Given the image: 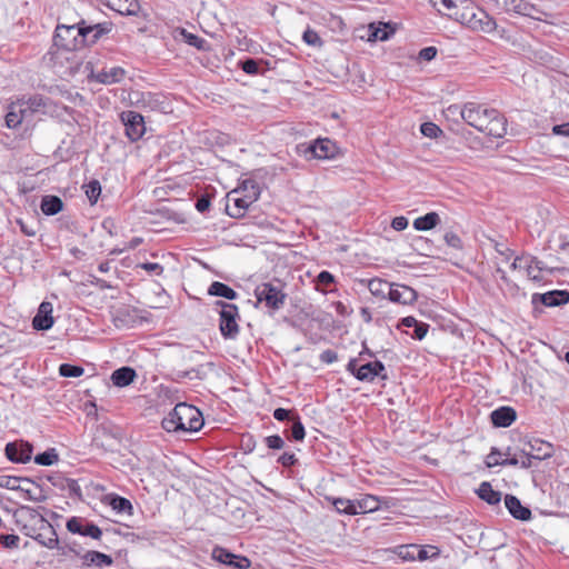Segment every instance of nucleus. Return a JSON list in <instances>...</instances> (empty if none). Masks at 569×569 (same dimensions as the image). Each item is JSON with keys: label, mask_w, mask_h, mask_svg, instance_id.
Segmentation results:
<instances>
[{"label": "nucleus", "mask_w": 569, "mask_h": 569, "mask_svg": "<svg viewBox=\"0 0 569 569\" xmlns=\"http://www.w3.org/2000/svg\"><path fill=\"white\" fill-rule=\"evenodd\" d=\"M448 111L459 112L469 126L488 136L501 138L507 132V120L496 109H488L476 102H467L462 107L450 106Z\"/></svg>", "instance_id": "nucleus-1"}, {"label": "nucleus", "mask_w": 569, "mask_h": 569, "mask_svg": "<svg viewBox=\"0 0 569 569\" xmlns=\"http://www.w3.org/2000/svg\"><path fill=\"white\" fill-rule=\"evenodd\" d=\"M261 193L260 184L252 178L242 179L239 184L227 193V213L231 218H241Z\"/></svg>", "instance_id": "nucleus-2"}, {"label": "nucleus", "mask_w": 569, "mask_h": 569, "mask_svg": "<svg viewBox=\"0 0 569 569\" xmlns=\"http://www.w3.org/2000/svg\"><path fill=\"white\" fill-rule=\"evenodd\" d=\"M162 428L168 432H196L203 426L202 413L194 406L179 402L162 419Z\"/></svg>", "instance_id": "nucleus-3"}, {"label": "nucleus", "mask_w": 569, "mask_h": 569, "mask_svg": "<svg viewBox=\"0 0 569 569\" xmlns=\"http://www.w3.org/2000/svg\"><path fill=\"white\" fill-rule=\"evenodd\" d=\"M450 17L472 31L492 33L497 29L496 20L472 0H460V9L450 13Z\"/></svg>", "instance_id": "nucleus-4"}, {"label": "nucleus", "mask_w": 569, "mask_h": 569, "mask_svg": "<svg viewBox=\"0 0 569 569\" xmlns=\"http://www.w3.org/2000/svg\"><path fill=\"white\" fill-rule=\"evenodd\" d=\"M53 43L57 48L67 51L79 50L87 46L86 32L82 31L81 22L72 26H57Z\"/></svg>", "instance_id": "nucleus-5"}, {"label": "nucleus", "mask_w": 569, "mask_h": 569, "mask_svg": "<svg viewBox=\"0 0 569 569\" xmlns=\"http://www.w3.org/2000/svg\"><path fill=\"white\" fill-rule=\"evenodd\" d=\"M214 308L220 316V332L224 339H236L239 333V309L233 303L217 301Z\"/></svg>", "instance_id": "nucleus-6"}, {"label": "nucleus", "mask_w": 569, "mask_h": 569, "mask_svg": "<svg viewBox=\"0 0 569 569\" xmlns=\"http://www.w3.org/2000/svg\"><path fill=\"white\" fill-rule=\"evenodd\" d=\"M31 520L39 532L36 533L33 528L29 529L28 527H23L24 535L33 538L39 545L48 549H54L59 540L53 527L38 513L31 515Z\"/></svg>", "instance_id": "nucleus-7"}, {"label": "nucleus", "mask_w": 569, "mask_h": 569, "mask_svg": "<svg viewBox=\"0 0 569 569\" xmlns=\"http://www.w3.org/2000/svg\"><path fill=\"white\" fill-rule=\"evenodd\" d=\"M254 296L259 303H264L267 308L277 310L284 303L286 295L279 286L272 283H261L254 290Z\"/></svg>", "instance_id": "nucleus-8"}, {"label": "nucleus", "mask_w": 569, "mask_h": 569, "mask_svg": "<svg viewBox=\"0 0 569 569\" xmlns=\"http://www.w3.org/2000/svg\"><path fill=\"white\" fill-rule=\"evenodd\" d=\"M347 370L351 372L358 380L371 382L376 377L381 376L385 371V366L381 361L368 362L358 366L356 359H351L347 365Z\"/></svg>", "instance_id": "nucleus-9"}, {"label": "nucleus", "mask_w": 569, "mask_h": 569, "mask_svg": "<svg viewBox=\"0 0 569 569\" xmlns=\"http://www.w3.org/2000/svg\"><path fill=\"white\" fill-rule=\"evenodd\" d=\"M121 121L126 127V134L131 141H137L144 134V120L140 113L124 111L121 113Z\"/></svg>", "instance_id": "nucleus-10"}, {"label": "nucleus", "mask_w": 569, "mask_h": 569, "mask_svg": "<svg viewBox=\"0 0 569 569\" xmlns=\"http://www.w3.org/2000/svg\"><path fill=\"white\" fill-rule=\"evenodd\" d=\"M0 488L9 490L21 491L28 499L34 500L36 485L28 478H20L14 476L1 475L0 476Z\"/></svg>", "instance_id": "nucleus-11"}, {"label": "nucleus", "mask_w": 569, "mask_h": 569, "mask_svg": "<svg viewBox=\"0 0 569 569\" xmlns=\"http://www.w3.org/2000/svg\"><path fill=\"white\" fill-rule=\"evenodd\" d=\"M338 151V148L333 141L330 139H317L313 143L309 144L305 154H310L316 159H332Z\"/></svg>", "instance_id": "nucleus-12"}, {"label": "nucleus", "mask_w": 569, "mask_h": 569, "mask_svg": "<svg viewBox=\"0 0 569 569\" xmlns=\"http://www.w3.org/2000/svg\"><path fill=\"white\" fill-rule=\"evenodd\" d=\"M7 458L17 463L30 461L32 456V446L29 442H10L6 446Z\"/></svg>", "instance_id": "nucleus-13"}, {"label": "nucleus", "mask_w": 569, "mask_h": 569, "mask_svg": "<svg viewBox=\"0 0 569 569\" xmlns=\"http://www.w3.org/2000/svg\"><path fill=\"white\" fill-rule=\"evenodd\" d=\"M26 103L29 104L34 114H53L56 112L54 103L41 94H23Z\"/></svg>", "instance_id": "nucleus-14"}, {"label": "nucleus", "mask_w": 569, "mask_h": 569, "mask_svg": "<svg viewBox=\"0 0 569 569\" xmlns=\"http://www.w3.org/2000/svg\"><path fill=\"white\" fill-rule=\"evenodd\" d=\"M556 268L548 267L543 261L532 257V261H528L525 266L523 271L527 277L533 282H541L546 279V276L551 274Z\"/></svg>", "instance_id": "nucleus-15"}, {"label": "nucleus", "mask_w": 569, "mask_h": 569, "mask_svg": "<svg viewBox=\"0 0 569 569\" xmlns=\"http://www.w3.org/2000/svg\"><path fill=\"white\" fill-rule=\"evenodd\" d=\"M53 306L51 302L43 301L38 308V312L32 320V326L36 330H49L54 323L52 316Z\"/></svg>", "instance_id": "nucleus-16"}, {"label": "nucleus", "mask_w": 569, "mask_h": 569, "mask_svg": "<svg viewBox=\"0 0 569 569\" xmlns=\"http://www.w3.org/2000/svg\"><path fill=\"white\" fill-rule=\"evenodd\" d=\"M389 300L400 305H411L417 300V292L405 284H391Z\"/></svg>", "instance_id": "nucleus-17"}, {"label": "nucleus", "mask_w": 569, "mask_h": 569, "mask_svg": "<svg viewBox=\"0 0 569 569\" xmlns=\"http://www.w3.org/2000/svg\"><path fill=\"white\" fill-rule=\"evenodd\" d=\"M126 77V71L121 67L112 66L106 67L97 73H92V78L103 84H113L122 81Z\"/></svg>", "instance_id": "nucleus-18"}, {"label": "nucleus", "mask_w": 569, "mask_h": 569, "mask_svg": "<svg viewBox=\"0 0 569 569\" xmlns=\"http://www.w3.org/2000/svg\"><path fill=\"white\" fill-rule=\"evenodd\" d=\"M137 104L144 111H162L166 112L164 100L159 94L143 92L137 100Z\"/></svg>", "instance_id": "nucleus-19"}, {"label": "nucleus", "mask_w": 569, "mask_h": 569, "mask_svg": "<svg viewBox=\"0 0 569 569\" xmlns=\"http://www.w3.org/2000/svg\"><path fill=\"white\" fill-rule=\"evenodd\" d=\"M490 417L495 427L507 428L516 420L517 413L510 407H500L493 410Z\"/></svg>", "instance_id": "nucleus-20"}, {"label": "nucleus", "mask_w": 569, "mask_h": 569, "mask_svg": "<svg viewBox=\"0 0 569 569\" xmlns=\"http://www.w3.org/2000/svg\"><path fill=\"white\" fill-rule=\"evenodd\" d=\"M505 505L513 518L522 521L531 518V511L527 507H523L517 497L507 495Z\"/></svg>", "instance_id": "nucleus-21"}, {"label": "nucleus", "mask_w": 569, "mask_h": 569, "mask_svg": "<svg viewBox=\"0 0 569 569\" xmlns=\"http://www.w3.org/2000/svg\"><path fill=\"white\" fill-rule=\"evenodd\" d=\"M82 31L86 32L87 44L96 43L103 34L111 31V23H97L93 26H84V21H81Z\"/></svg>", "instance_id": "nucleus-22"}, {"label": "nucleus", "mask_w": 569, "mask_h": 569, "mask_svg": "<svg viewBox=\"0 0 569 569\" xmlns=\"http://www.w3.org/2000/svg\"><path fill=\"white\" fill-rule=\"evenodd\" d=\"M104 6L120 14H136L139 4L137 0H101Z\"/></svg>", "instance_id": "nucleus-23"}, {"label": "nucleus", "mask_w": 569, "mask_h": 569, "mask_svg": "<svg viewBox=\"0 0 569 569\" xmlns=\"http://www.w3.org/2000/svg\"><path fill=\"white\" fill-rule=\"evenodd\" d=\"M506 7L509 11L538 19L536 13L539 12V9L526 0H506Z\"/></svg>", "instance_id": "nucleus-24"}, {"label": "nucleus", "mask_w": 569, "mask_h": 569, "mask_svg": "<svg viewBox=\"0 0 569 569\" xmlns=\"http://www.w3.org/2000/svg\"><path fill=\"white\" fill-rule=\"evenodd\" d=\"M540 301L547 307H557L569 301V292L566 290H553L539 296Z\"/></svg>", "instance_id": "nucleus-25"}, {"label": "nucleus", "mask_w": 569, "mask_h": 569, "mask_svg": "<svg viewBox=\"0 0 569 569\" xmlns=\"http://www.w3.org/2000/svg\"><path fill=\"white\" fill-rule=\"evenodd\" d=\"M136 371L130 367H122L114 370L111 375L112 383L117 387H127L136 378Z\"/></svg>", "instance_id": "nucleus-26"}, {"label": "nucleus", "mask_w": 569, "mask_h": 569, "mask_svg": "<svg viewBox=\"0 0 569 569\" xmlns=\"http://www.w3.org/2000/svg\"><path fill=\"white\" fill-rule=\"evenodd\" d=\"M357 508V515L373 512L379 509L380 501L376 496L363 495L360 498L355 499Z\"/></svg>", "instance_id": "nucleus-27"}, {"label": "nucleus", "mask_w": 569, "mask_h": 569, "mask_svg": "<svg viewBox=\"0 0 569 569\" xmlns=\"http://www.w3.org/2000/svg\"><path fill=\"white\" fill-rule=\"evenodd\" d=\"M440 223V216L437 212H428L413 220V228L418 231H428Z\"/></svg>", "instance_id": "nucleus-28"}, {"label": "nucleus", "mask_w": 569, "mask_h": 569, "mask_svg": "<svg viewBox=\"0 0 569 569\" xmlns=\"http://www.w3.org/2000/svg\"><path fill=\"white\" fill-rule=\"evenodd\" d=\"M477 495L480 499L485 500L489 505H497L501 500V492L495 490L492 486L487 481L480 483L477 490Z\"/></svg>", "instance_id": "nucleus-29"}, {"label": "nucleus", "mask_w": 569, "mask_h": 569, "mask_svg": "<svg viewBox=\"0 0 569 569\" xmlns=\"http://www.w3.org/2000/svg\"><path fill=\"white\" fill-rule=\"evenodd\" d=\"M367 287L372 296L377 298H386L389 296L391 284L386 280L373 278L367 280Z\"/></svg>", "instance_id": "nucleus-30"}, {"label": "nucleus", "mask_w": 569, "mask_h": 569, "mask_svg": "<svg viewBox=\"0 0 569 569\" xmlns=\"http://www.w3.org/2000/svg\"><path fill=\"white\" fill-rule=\"evenodd\" d=\"M208 293L228 300H234L238 297V293L232 288L219 281H214L210 284Z\"/></svg>", "instance_id": "nucleus-31"}, {"label": "nucleus", "mask_w": 569, "mask_h": 569, "mask_svg": "<svg viewBox=\"0 0 569 569\" xmlns=\"http://www.w3.org/2000/svg\"><path fill=\"white\" fill-rule=\"evenodd\" d=\"M83 562L86 565H93L97 567H108L112 565V558L106 553L99 551H88L83 556Z\"/></svg>", "instance_id": "nucleus-32"}, {"label": "nucleus", "mask_w": 569, "mask_h": 569, "mask_svg": "<svg viewBox=\"0 0 569 569\" xmlns=\"http://www.w3.org/2000/svg\"><path fill=\"white\" fill-rule=\"evenodd\" d=\"M411 550L417 551L419 561L435 560L440 556V549L432 545H413Z\"/></svg>", "instance_id": "nucleus-33"}, {"label": "nucleus", "mask_w": 569, "mask_h": 569, "mask_svg": "<svg viewBox=\"0 0 569 569\" xmlns=\"http://www.w3.org/2000/svg\"><path fill=\"white\" fill-rule=\"evenodd\" d=\"M62 201L56 196H46L41 200V210L47 216L57 214L62 210Z\"/></svg>", "instance_id": "nucleus-34"}, {"label": "nucleus", "mask_w": 569, "mask_h": 569, "mask_svg": "<svg viewBox=\"0 0 569 569\" xmlns=\"http://www.w3.org/2000/svg\"><path fill=\"white\" fill-rule=\"evenodd\" d=\"M336 510L339 513L348 515V516H355L357 515V508L355 505V499H347V498H328Z\"/></svg>", "instance_id": "nucleus-35"}, {"label": "nucleus", "mask_w": 569, "mask_h": 569, "mask_svg": "<svg viewBox=\"0 0 569 569\" xmlns=\"http://www.w3.org/2000/svg\"><path fill=\"white\" fill-rule=\"evenodd\" d=\"M109 505L111 508L117 511L118 513H126L131 515L132 513V505L131 502L120 496L117 495H110L108 496Z\"/></svg>", "instance_id": "nucleus-36"}, {"label": "nucleus", "mask_w": 569, "mask_h": 569, "mask_svg": "<svg viewBox=\"0 0 569 569\" xmlns=\"http://www.w3.org/2000/svg\"><path fill=\"white\" fill-rule=\"evenodd\" d=\"M59 460L58 453L54 449H49L34 457V462L39 466H52Z\"/></svg>", "instance_id": "nucleus-37"}, {"label": "nucleus", "mask_w": 569, "mask_h": 569, "mask_svg": "<svg viewBox=\"0 0 569 569\" xmlns=\"http://www.w3.org/2000/svg\"><path fill=\"white\" fill-rule=\"evenodd\" d=\"M84 192L91 204H94L101 193V186L99 181L92 180L84 186Z\"/></svg>", "instance_id": "nucleus-38"}, {"label": "nucleus", "mask_w": 569, "mask_h": 569, "mask_svg": "<svg viewBox=\"0 0 569 569\" xmlns=\"http://www.w3.org/2000/svg\"><path fill=\"white\" fill-rule=\"evenodd\" d=\"M234 558H236V555L229 552L224 548L216 547L212 550V559H214L216 561H218L220 563H223V565L232 563V560H234Z\"/></svg>", "instance_id": "nucleus-39"}, {"label": "nucleus", "mask_w": 569, "mask_h": 569, "mask_svg": "<svg viewBox=\"0 0 569 569\" xmlns=\"http://www.w3.org/2000/svg\"><path fill=\"white\" fill-rule=\"evenodd\" d=\"M83 372H84V369L82 367H79V366H73V365H69V363H62L59 367V373L62 377L77 378V377L82 376Z\"/></svg>", "instance_id": "nucleus-40"}, {"label": "nucleus", "mask_w": 569, "mask_h": 569, "mask_svg": "<svg viewBox=\"0 0 569 569\" xmlns=\"http://www.w3.org/2000/svg\"><path fill=\"white\" fill-rule=\"evenodd\" d=\"M23 121L22 116L17 112V110L12 109V102L8 107V112L6 114V124L10 129H14L19 127Z\"/></svg>", "instance_id": "nucleus-41"}, {"label": "nucleus", "mask_w": 569, "mask_h": 569, "mask_svg": "<svg viewBox=\"0 0 569 569\" xmlns=\"http://www.w3.org/2000/svg\"><path fill=\"white\" fill-rule=\"evenodd\" d=\"M387 24H383L382 27H376L373 23H371L369 26V37L368 39L369 40H380V41H383V40H387L389 38V33L387 31Z\"/></svg>", "instance_id": "nucleus-42"}, {"label": "nucleus", "mask_w": 569, "mask_h": 569, "mask_svg": "<svg viewBox=\"0 0 569 569\" xmlns=\"http://www.w3.org/2000/svg\"><path fill=\"white\" fill-rule=\"evenodd\" d=\"M29 104L26 103L23 96L12 101V109L17 110L20 116H22L23 120H27L33 116L31 109L28 108Z\"/></svg>", "instance_id": "nucleus-43"}, {"label": "nucleus", "mask_w": 569, "mask_h": 569, "mask_svg": "<svg viewBox=\"0 0 569 569\" xmlns=\"http://www.w3.org/2000/svg\"><path fill=\"white\" fill-rule=\"evenodd\" d=\"M302 40L308 44V46H311V47H315V48H320L322 47L323 44V41L321 40V38L319 37L318 32L310 29V28H307L302 34Z\"/></svg>", "instance_id": "nucleus-44"}, {"label": "nucleus", "mask_w": 569, "mask_h": 569, "mask_svg": "<svg viewBox=\"0 0 569 569\" xmlns=\"http://www.w3.org/2000/svg\"><path fill=\"white\" fill-rule=\"evenodd\" d=\"M292 426H291V437L296 441H301L305 439L306 432L305 427L301 423L299 417L291 418Z\"/></svg>", "instance_id": "nucleus-45"}, {"label": "nucleus", "mask_w": 569, "mask_h": 569, "mask_svg": "<svg viewBox=\"0 0 569 569\" xmlns=\"http://www.w3.org/2000/svg\"><path fill=\"white\" fill-rule=\"evenodd\" d=\"M81 536L100 539L102 536L101 529L92 522L86 521Z\"/></svg>", "instance_id": "nucleus-46"}, {"label": "nucleus", "mask_w": 569, "mask_h": 569, "mask_svg": "<svg viewBox=\"0 0 569 569\" xmlns=\"http://www.w3.org/2000/svg\"><path fill=\"white\" fill-rule=\"evenodd\" d=\"M20 538L17 535H0V542L6 549H17Z\"/></svg>", "instance_id": "nucleus-47"}, {"label": "nucleus", "mask_w": 569, "mask_h": 569, "mask_svg": "<svg viewBox=\"0 0 569 569\" xmlns=\"http://www.w3.org/2000/svg\"><path fill=\"white\" fill-rule=\"evenodd\" d=\"M420 131L425 137L428 138H436L439 133H441V129L432 123V122H425L420 127Z\"/></svg>", "instance_id": "nucleus-48"}, {"label": "nucleus", "mask_w": 569, "mask_h": 569, "mask_svg": "<svg viewBox=\"0 0 569 569\" xmlns=\"http://www.w3.org/2000/svg\"><path fill=\"white\" fill-rule=\"evenodd\" d=\"M317 290L325 291L323 289H320V286L328 287L329 284L335 282V277L329 271H321L317 276Z\"/></svg>", "instance_id": "nucleus-49"}, {"label": "nucleus", "mask_w": 569, "mask_h": 569, "mask_svg": "<svg viewBox=\"0 0 569 569\" xmlns=\"http://www.w3.org/2000/svg\"><path fill=\"white\" fill-rule=\"evenodd\" d=\"M84 523H86V521H83L77 517H72L71 519H69L67 521V529L72 533H77V535L81 536V533L83 531Z\"/></svg>", "instance_id": "nucleus-50"}, {"label": "nucleus", "mask_w": 569, "mask_h": 569, "mask_svg": "<svg viewBox=\"0 0 569 569\" xmlns=\"http://www.w3.org/2000/svg\"><path fill=\"white\" fill-rule=\"evenodd\" d=\"M528 261H532V256L530 254H521L513 259V261L510 264V268L512 270H523L525 266Z\"/></svg>", "instance_id": "nucleus-51"}, {"label": "nucleus", "mask_w": 569, "mask_h": 569, "mask_svg": "<svg viewBox=\"0 0 569 569\" xmlns=\"http://www.w3.org/2000/svg\"><path fill=\"white\" fill-rule=\"evenodd\" d=\"M500 456L501 453L498 450L492 449L491 452L486 458L487 467L491 468L496 466H501L502 460L500 459Z\"/></svg>", "instance_id": "nucleus-52"}, {"label": "nucleus", "mask_w": 569, "mask_h": 569, "mask_svg": "<svg viewBox=\"0 0 569 569\" xmlns=\"http://www.w3.org/2000/svg\"><path fill=\"white\" fill-rule=\"evenodd\" d=\"M413 545L402 546L399 550V556L405 560H418L417 551L411 550Z\"/></svg>", "instance_id": "nucleus-53"}, {"label": "nucleus", "mask_w": 569, "mask_h": 569, "mask_svg": "<svg viewBox=\"0 0 569 569\" xmlns=\"http://www.w3.org/2000/svg\"><path fill=\"white\" fill-rule=\"evenodd\" d=\"M435 6L440 3L445 9L449 11H457L460 9V0H430Z\"/></svg>", "instance_id": "nucleus-54"}, {"label": "nucleus", "mask_w": 569, "mask_h": 569, "mask_svg": "<svg viewBox=\"0 0 569 569\" xmlns=\"http://www.w3.org/2000/svg\"><path fill=\"white\" fill-rule=\"evenodd\" d=\"M264 440L267 447L270 449H281L284 445L282 438L278 435L269 436Z\"/></svg>", "instance_id": "nucleus-55"}, {"label": "nucleus", "mask_w": 569, "mask_h": 569, "mask_svg": "<svg viewBox=\"0 0 569 569\" xmlns=\"http://www.w3.org/2000/svg\"><path fill=\"white\" fill-rule=\"evenodd\" d=\"M250 565L251 562L247 557L236 555V558L234 560H232V563H229L228 566L236 569H248Z\"/></svg>", "instance_id": "nucleus-56"}, {"label": "nucleus", "mask_w": 569, "mask_h": 569, "mask_svg": "<svg viewBox=\"0 0 569 569\" xmlns=\"http://www.w3.org/2000/svg\"><path fill=\"white\" fill-rule=\"evenodd\" d=\"M443 238L449 247L455 249L461 248V239L455 232H447Z\"/></svg>", "instance_id": "nucleus-57"}, {"label": "nucleus", "mask_w": 569, "mask_h": 569, "mask_svg": "<svg viewBox=\"0 0 569 569\" xmlns=\"http://www.w3.org/2000/svg\"><path fill=\"white\" fill-rule=\"evenodd\" d=\"M429 326L423 322H419L413 330L412 338L422 340L428 333Z\"/></svg>", "instance_id": "nucleus-58"}, {"label": "nucleus", "mask_w": 569, "mask_h": 569, "mask_svg": "<svg viewBox=\"0 0 569 569\" xmlns=\"http://www.w3.org/2000/svg\"><path fill=\"white\" fill-rule=\"evenodd\" d=\"M242 70L248 74H257L259 70V66L256 60L247 59L242 62Z\"/></svg>", "instance_id": "nucleus-59"}, {"label": "nucleus", "mask_w": 569, "mask_h": 569, "mask_svg": "<svg viewBox=\"0 0 569 569\" xmlns=\"http://www.w3.org/2000/svg\"><path fill=\"white\" fill-rule=\"evenodd\" d=\"M391 227L396 231H402L408 227V219L403 216H399L392 219Z\"/></svg>", "instance_id": "nucleus-60"}, {"label": "nucleus", "mask_w": 569, "mask_h": 569, "mask_svg": "<svg viewBox=\"0 0 569 569\" xmlns=\"http://www.w3.org/2000/svg\"><path fill=\"white\" fill-rule=\"evenodd\" d=\"M437 56V49L435 47H426L420 50L419 58L425 61H430Z\"/></svg>", "instance_id": "nucleus-61"}, {"label": "nucleus", "mask_w": 569, "mask_h": 569, "mask_svg": "<svg viewBox=\"0 0 569 569\" xmlns=\"http://www.w3.org/2000/svg\"><path fill=\"white\" fill-rule=\"evenodd\" d=\"M183 34H184V38L187 40V42L190 44V46H193L198 49H201L203 43H204V40L199 38L198 36L196 34H192V33H186L183 31Z\"/></svg>", "instance_id": "nucleus-62"}, {"label": "nucleus", "mask_w": 569, "mask_h": 569, "mask_svg": "<svg viewBox=\"0 0 569 569\" xmlns=\"http://www.w3.org/2000/svg\"><path fill=\"white\" fill-rule=\"evenodd\" d=\"M142 269H144L148 272L160 274L163 271V268L156 262H146L140 266Z\"/></svg>", "instance_id": "nucleus-63"}, {"label": "nucleus", "mask_w": 569, "mask_h": 569, "mask_svg": "<svg viewBox=\"0 0 569 569\" xmlns=\"http://www.w3.org/2000/svg\"><path fill=\"white\" fill-rule=\"evenodd\" d=\"M273 417L278 421H284L286 419L291 420V418H292V417H290V411L284 408H277L273 411Z\"/></svg>", "instance_id": "nucleus-64"}]
</instances>
